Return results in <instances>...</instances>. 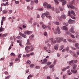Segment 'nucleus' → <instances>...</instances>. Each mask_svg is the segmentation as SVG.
Wrapping results in <instances>:
<instances>
[{"label":"nucleus","mask_w":79,"mask_h":79,"mask_svg":"<svg viewBox=\"0 0 79 79\" xmlns=\"http://www.w3.org/2000/svg\"><path fill=\"white\" fill-rule=\"evenodd\" d=\"M57 18L59 21H62V19H65L66 18V16L64 15H63L60 17H57Z\"/></svg>","instance_id":"nucleus-1"},{"label":"nucleus","mask_w":79,"mask_h":79,"mask_svg":"<svg viewBox=\"0 0 79 79\" xmlns=\"http://www.w3.org/2000/svg\"><path fill=\"white\" fill-rule=\"evenodd\" d=\"M67 6L68 8H70L71 9H75V10H76L77 8H76V7L73 6V3H71L70 5L67 4Z\"/></svg>","instance_id":"nucleus-2"},{"label":"nucleus","mask_w":79,"mask_h":79,"mask_svg":"<svg viewBox=\"0 0 79 79\" xmlns=\"http://www.w3.org/2000/svg\"><path fill=\"white\" fill-rule=\"evenodd\" d=\"M57 31V32L58 34H60L61 33V31H60V28L59 27H57L56 32H55V31H54L55 34H57V31Z\"/></svg>","instance_id":"nucleus-3"},{"label":"nucleus","mask_w":79,"mask_h":79,"mask_svg":"<svg viewBox=\"0 0 79 79\" xmlns=\"http://www.w3.org/2000/svg\"><path fill=\"white\" fill-rule=\"evenodd\" d=\"M68 16H70L71 17V18H72L73 19H75V17H74L73 16H72L71 15V11L70 10H69L68 11Z\"/></svg>","instance_id":"nucleus-4"},{"label":"nucleus","mask_w":79,"mask_h":79,"mask_svg":"<svg viewBox=\"0 0 79 79\" xmlns=\"http://www.w3.org/2000/svg\"><path fill=\"white\" fill-rule=\"evenodd\" d=\"M31 31H25L24 32V34H27V35H29V34H31Z\"/></svg>","instance_id":"nucleus-5"},{"label":"nucleus","mask_w":79,"mask_h":79,"mask_svg":"<svg viewBox=\"0 0 79 79\" xmlns=\"http://www.w3.org/2000/svg\"><path fill=\"white\" fill-rule=\"evenodd\" d=\"M19 35H21L22 37H23L24 38H27V36H26V35L22 33L21 32L19 33Z\"/></svg>","instance_id":"nucleus-6"},{"label":"nucleus","mask_w":79,"mask_h":79,"mask_svg":"<svg viewBox=\"0 0 79 79\" xmlns=\"http://www.w3.org/2000/svg\"><path fill=\"white\" fill-rule=\"evenodd\" d=\"M43 61V62L42 63V64H46L47 62V60L46 59H44Z\"/></svg>","instance_id":"nucleus-7"},{"label":"nucleus","mask_w":79,"mask_h":79,"mask_svg":"<svg viewBox=\"0 0 79 79\" xmlns=\"http://www.w3.org/2000/svg\"><path fill=\"white\" fill-rule=\"evenodd\" d=\"M60 2H62L63 5H64L66 3V2L64 0H58Z\"/></svg>","instance_id":"nucleus-8"},{"label":"nucleus","mask_w":79,"mask_h":79,"mask_svg":"<svg viewBox=\"0 0 79 79\" xmlns=\"http://www.w3.org/2000/svg\"><path fill=\"white\" fill-rule=\"evenodd\" d=\"M45 16L47 18V15L45 13H43L41 15V17L43 19H44Z\"/></svg>","instance_id":"nucleus-9"},{"label":"nucleus","mask_w":79,"mask_h":79,"mask_svg":"<svg viewBox=\"0 0 79 79\" xmlns=\"http://www.w3.org/2000/svg\"><path fill=\"white\" fill-rule=\"evenodd\" d=\"M58 47H59L58 44H56L54 46V49L56 50H58Z\"/></svg>","instance_id":"nucleus-10"},{"label":"nucleus","mask_w":79,"mask_h":79,"mask_svg":"<svg viewBox=\"0 0 79 79\" xmlns=\"http://www.w3.org/2000/svg\"><path fill=\"white\" fill-rule=\"evenodd\" d=\"M30 49V47L29 46H27L25 47V50H26V52H27L28 53V52H29V51L28 50V49Z\"/></svg>","instance_id":"nucleus-11"},{"label":"nucleus","mask_w":79,"mask_h":79,"mask_svg":"<svg viewBox=\"0 0 79 79\" xmlns=\"http://www.w3.org/2000/svg\"><path fill=\"white\" fill-rule=\"evenodd\" d=\"M70 32H72V33H73V34H74L75 33V31H74V28H73V27H72L69 30Z\"/></svg>","instance_id":"nucleus-12"},{"label":"nucleus","mask_w":79,"mask_h":79,"mask_svg":"<svg viewBox=\"0 0 79 79\" xmlns=\"http://www.w3.org/2000/svg\"><path fill=\"white\" fill-rule=\"evenodd\" d=\"M68 23L69 24H71L73 23V20H72L71 19H70L68 21Z\"/></svg>","instance_id":"nucleus-13"},{"label":"nucleus","mask_w":79,"mask_h":79,"mask_svg":"<svg viewBox=\"0 0 79 79\" xmlns=\"http://www.w3.org/2000/svg\"><path fill=\"white\" fill-rule=\"evenodd\" d=\"M27 45H31V43H30V40H29V39H28L27 40Z\"/></svg>","instance_id":"nucleus-14"},{"label":"nucleus","mask_w":79,"mask_h":79,"mask_svg":"<svg viewBox=\"0 0 79 79\" xmlns=\"http://www.w3.org/2000/svg\"><path fill=\"white\" fill-rule=\"evenodd\" d=\"M73 57H74L75 58H77L78 56H77V55L76 54V53L73 52Z\"/></svg>","instance_id":"nucleus-15"},{"label":"nucleus","mask_w":79,"mask_h":79,"mask_svg":"<svg viewBox=\"0 0 79 79\" xmlns=\"http://www.w3.org/2000/svg\"><path fill=\"white\" fill-rule=\"evenodd\" d=\"M52 23L57 26H58L60 24V23L58 22H53Z\"/></svg>","instance_id":"nucleus-16"},{"label":"nucleus","mask_w":79,"mask_h":79,"mask_svg":"<svg viewBox=\"0 0 79 79\" xmlns=\"http://www.w3.org/2000/svg\"><path fill=\"white\" fill-rule=\"evenodd\" d=\"M63 38H60L58 40V43H60L62 41H63Z\"/></svg>","instance_id":"nucleus-17"},{"label":"nucleus","mask_w":79,"mask_h":79,"mask_svg":"<svg viewBox=\"0 0 79 79\" xmlns=\"http://www.w3.org/2000/svg\"><path fill=\"white\" fill-rule=\"evenodd\" d=\"M71 15H73V16H76V14H75L73 10H71Z\"/></svg>","instance_id":"nucleus-18"},{"label":"nucleus","mask_w":79,"mask_h":79,"mask_svg":"<svg viewBox=\"0 0 79 79\" xmlns=\"http://www.w3.org/2000/svg\"><path fill=\"white\" fill-rule=\"evenodd\" d=\"M71 72H72V73H76L77 72V70H71Z\"/></svg>","instance_id":"nucleus-19"},{"label":"nucleus","mask_w":79,"mask_h":79,"mask_svg":"<svg viewBox=\"0 0 79 79\" xmlns=\"http://www.w3.org/2000/svg\"><path fill=\"white\" fill-rule=\"evenodd\" d=\"M63 29L65 31H67V30H68V28L66 26H63Z\"/></svg>","instance_id":"nucleus-20"},{"label":"nucleus","mask_w":79,"mask_h":79,"mask_svg":"<svg viewBox=\"0 0 79 79\" xmlns=\"http://www.w3.org/2000/svg\"><path fill=\"white\" fill-rule=\"evenodd\" d=\"M2 13L4 14H6L8 13V12L6 10H5L2 11Z\"/></svg>","instance_id":"nucleus-21"},{"label":"nucleus","mask_w":79,"mask_h":79,"mask_svg":"<svg viewBox=\"0 0 79 79\" xmlns=\"http://www.w3.org/2000/svg\"><path fill=\"white\" fill-rule=\"evenodd\" d=\"M32 20H33V18H31L30 20H29V23H32Z\"/></svg>","instance_id":"nucleus-22"},{"label":"nucleus","mask_w":79,"mask_h":79,"mask_svg":"<svg viewBox=\"0 0 79 79\" xmlns=\"http://www.w3.org/2000/svg\"><path fill=\"white\" fill-rule=\"evenodd\" d=\"M16 39H19L20 40H21L22 39V37H21L20 36H18L16 37Z\"/></svg>","instance_id":"nucleus-23"},{"label":"nucleus","mask_w":79,"mask_h":79,"mask_svg":"<svg viewBox=\"0 0 79 79\" xmlns=\"http://www.w3.org/2000/svg\"><path fill=\"white\" fill-rule=\"evenodd\" d=\"M17 42L18 43H19V44H21V43L23 42V41L17 40Z\"/></svg>","instance_id":"nucleus-24"},{"label":"nucleus","mask_w":79,"mask_h":79,"mask_svg":"<svg viewBox=\"0 0 79 79\" xmlns=\"http://www.w3.org/2000/svg\"><path fill=\"white\" fill-rule=\"evenodd\" d=\"M76 67H77V65H76V64H74L73 66V69H76Z\"/></svg>","instance_id":"nucleus-25"},{"label":"nucleus","mask_w":79,"mask_h":79,"mask_svg":"<svg viewBox=\"0 0 79 79\" xmlns=\"http://www.w3.org/2000/svg\"><path fill=\"white\" fill-rule=\"evenodd\" d=\"M59 10H60L61 11H63V8H62V7L59 6Z\"/></svg>","instance_id":"nucleus-26"},{"label":"nucleus","mask_w":79,"mask_h":79,"mask_svg":"<svg viewBox=\"0 0 79 79\" xmlns=\"http://www.w3.org/2000/svg\"><path fill=\"white\" fill-rule=\"evenodd\" d=\"M5 20H6V17H2L1 21H5Z\"/></svg>","instance_id":"nucleus-27"},{"label":"nucleus","mask_w":79,"mask_h":79,"mask_svg":"<svg viewBox=\"0 0 79 79\" xmlns=\"http://www.w3.org/2000/svg\"><path fill=\"white\" fill-rule=\"evenodd\" d=\"M75 47L77 48H79V47L78 46L79 45V44L78 43H76L75 44Z\"/></svg>","instance_id":"nucleus-28"},{"label":"nucleus","mask_w":79,"mask_h":79,"mask_svg":"<svg viewBox=\"0 0 79 79\" xmlns=\"http://www.w3.org/2000/svg\"><path fill=\"white\" fill-rule=\"evenodd\" d=\"M64 48V45H61L60 46V50H61Z\"/></svg>","instance_id":"nucleus-29"},{"label":"nucleus","mask_w":79,"mask_h":79,"mask_svg":"<svg viewBox=\"0 0 79 79\" xmlns=\"http://www.w3.org/2000/svg\"><path fill=\"white\" fill-rule=\"evenodd\" d=\"M31 62L30 60H28L27 62V64H31Z\"/></svg>","instance_id":"nucleus-30"},{"label":"nucleus","mask_w":79,"mask_h":79,"mask_svg":"<svg viewBox=\"0 0 79 79\" xmlns=\"http://www.w3.org/2000/svg\"><path fill=\"white\" fill-rule=\"evenodd\" d=\"M48 5V3L47 2H45L44 3H43V5L44 6H46Z\"/></svg>","instance_id":"nucleus-31"},{"label":"nucleus","mask_w":79,"mask_h":79,"mask_svg":"<svg viewBox=\"0 0 79 79\" xmlns=\"http://www.w3.org/2000/svg\"><path fill=\"white\" fill-rule=\"evenodd\" d=\"M4 30H5V28H0V32H3V31H4Z\"/></svg>","instance_id":"nucleus-32"},{"label":"nucleus","mask_w":79,"mask_h":79,"mask_svg":"<svg viewBox=\"0 0 79 79\" xmlns=\"http://www.w3.org/2000/svg\"><path fill=\"white\" fill-rule=\"evenodd\" d=\"M73 62H74V60H71L69 64V65H71V63H73Z\"/></svg>","instance_id":"nucleus-33"},{"label":"nucleus","mask_w":79,"mask_h":79,"mask_svg":"<svg viewBox=\"0 0 79 79\" xmlns=\"http://www.w3.org/2000/svg\"><path fill=\"white\" fill-rule=\"evenodd\" d=\"M47 8H50V9L52 8V7L51 6H50V5H48L47 6Z\"/></svg>","instance_id":"nucleus-34"},{"label":"nucleus","mask_w":79,"mask_h":79,"mask_svg":"<svg viewBox=\"0 0 79 79\" xmlns=\"http://www.w3.org/2000/svg\"><path fill=\"white\" fill-rule=\"evenodd\" d=\"M7 34H5L2 35V37H6L7 36Z\"/></svg>","instance_id":"nucleus-35"},{"label":"nucleus","mask_w":79,"mask_h":79,"mask_svg":"<svg viewBox=\"0 0 79 79\" xmlns=\"http://www.w3.org/2000/svg\"><path fill=\"white\" fill-rule=\"evenodd\" d=\"M10 55L11 56H15V53H12L10 54Z\"/></svg>","instance_id":"nucleus-36"},{"label":"nucleus","mask_w":79,"mask_h":79,"mask_svg":"<svg viewBox=\"0 0 79 79\" xmlns=\"http://www.w3.org/2000/svg\"><path fill=\"white\" fill-rule=\"evenodd\" d=\"M34 65L33 64H30V68H33V67H34Z\"/></svg>","instance_id":"nucleus-37"},{"label":"nucleus","mask_w":79,"mask_h":79,"mask_svg":"<svg viewBox=\"0 0 79 79\" xmlns=\"http://www.w3.org/2000/svg\"><path fill=\"white\" fill-rule=\"evenodd\" d=\"M51 64H52V62H49L47 63V65H48V66Z\"/></svg>","instance_id":"nucleus-38"},{"label":"nucleus","mask_w":79,"mask_h":79,"mask_svg":"<svg viewBox=\"0 0 79 79\" xmlns=\"http://www.w3.org/2000/svg\"><path fill=\"white\" fill-rule=\"evenodd\" d=\"M54 1L56 3V4H58L59 3V2L58 1V0H54Z\"/></svg>","instance_id":"nucleus-39"},{"label":"nucleus","mask_w":79,"mask_h":79,"mask_svg":"<svg viewBox=\"0 0 79 79\" xmlns=\"http://www.w3.org/2000/svg\"><path fill=\"white\" fill-rule=\"evenodd\" d=\"M70 48H72V50H76V48H73V47H72V46H71Z\"/></svg>","instance_id":"nucleus-40"},{"label":"nucleus","mask_w":79,"mask_h":79,"mask_svg":"<svg viewBox=\"0 0 79 79\" xmlns=\"http://www.w3.org/2000/svg\"><path fill=\"white\" fill-rule=\"evenodd\" d=\"M10 77H11V76H10V75H9L6 77L5 79H9V78H10Z\"/></svg>","instance_id":"nucleus-41"},{"label":"nucleus","mask_w":79,"mask_h":79,"mask_svg":"<svg viewBox=\"0 0 79 79\" xmlns=\"http://www.w3.org/2000/svg\"><path fill=\"white\" fill-rule=\"evenodd\" d=\"M69 47L67 46L66 48L65 49L66 50V51H68L69 50Z\"/></svg>","instance_id":"nucleus-42"},{"label":"nucleus","mask_w":79,"mask_h":79,"mask_svg":"<svg viewBox=\"0 0 79 79\" xmlns=\"http://www.w3.org/2000/svg\"><path fill=\"white\" fill-rule=\"evenodd\" d=\"M47 16V15H49V12L48 11H46L45 13H44Z\"/></svg>","instance_id":"nucleus-43"},{"label":"nucleus","mask_w":79,"mask_h":79,"mask_svg":"<svg viewBox=\"0 0 79 79\" xmlns=\"http://www.w3.org/2000/svg\"><path fill=\"white\" fill-rule=\"evenodd\" d=\"M51 41V43L52 44L53 43V38H51L50 39Z\"/></svg>","instance_id":"nucleus-44"},{"label":"nucleus","mask_w":79,"mask_h":79,"mask_svg":"<svg viewBox=\"0 0 79 79\" xmlns=\"http://www.w3.org/2000/svg\"><path fill=\"white\" fill-rule=\"evenodd\" d=\"M15 3L16 4H19V1H15Z\"/></svg>","instance_id":"nucleus-45"},{"label":"nucleus","mask_w":79,"mask_h":79,"mask_svg":"<svg viewBox=\"0 0 79 79\" xmlns=\"http://www.w3.org/2000/svg\"><path fill=\"white\" fill-rule=\"evenodd\" d=\"M48 49V48H47V47L45 46L44 47V50H47Z\"/></svg>","instance_id":"nucleus-46"},{"label":"nucleus","mask_w":79,"mask_h":79,"mask_svg":"<svg viewBox=\"0 0 79 79\" xmlns=\"http://www.w3.org/2000/svg\"><path fill=\"white\" fill-rule=\"evenodd\" d=\"M34 4V2L33 1H32L31 2V5H33Z\"/></svg>","instance_id":"nucleus-47"},{"label":"nucleus","mask_w":79,"mask_h":79,"mask_svg":"<svg viewBox=\"0 0 79 79\" xmlns=\"http://www.w3.org/2000/svg\"><path fill=\"white\" fill-rule=\"evenodd\" d=\"M66 49H63L62 50V52H66Z\"/></svg>","instance_id":"nucleus-48"},{"label":"nucleus","mask_w":79,"mask_h":79,"mask_svg":"<svg viewBox=\"0 0 79 79\" xmlns=\"http://www.w3.org/2000/svg\"><path fill=\"white\" fill-rule=\"evenodd\" d=\"M19 45L21 47H22L23 48V47H24V46H23V45H22V44L20 43L19 44Z\"/></svg>","instance_id":"nucleus-49"},{"label":"nucleus","mask_w":79,"mask_h":79,"mask_svg":"<svg viewBox=\"0 0 79 79\" xmlns=\"http://www.w3.org/2000/svg\"><path fill=\"white\" fill-rule=\"evenodd\" d=\"M21 54H19L18 55V58H21Z\"/></svg>","instance_id":"nucleus-50"},{"label":"nucleus","mask_w":79,"mask_h":79,"mask_svg":"<svg viewBox=\"0 0 79 79\" xmlns=\"http://www.w3.org/2000/svg\"><path fill=\"white\" fill-rule=\"evenodd\" d=\"M44 35H45V36H46V35H47V32H44Z\"/></svg>","instance_id":"nucleus-51"},{"label":"nucleus","mask_w":79,"mask_h":79,"mask_svg":"<svg viewBox=\"0 0 79 79\" xmlns=\"http://www.w3.org/2000/svg\"><path fill=\"white\" fill-rule=\"evenodd\" d=\"M13 62H11L10 63L9 66H11L13 65Z\"/></svg>","instance_id":"nucleus-52"},{"label":"nucleus","mask_w":79,"mask_h":79,"mask_svg":"<svg viewBox=\"0 0 79 79\" xmlns=\"http://www.w3.org/2000/svg\"><path fill=\"white\" fill-rule=\"evenodd\" d=\"M63 42L64 43H67V41H66V39H64V41H63Z\"/></svg>","instance_id":"nucleus-53"},{"label":"nucleus","mask_w":79,"mask_h":79,"mask_svg":"<svg viewBox=\"0 0 79 79\" xmlns=\"http://www.w3.org/2000/svg\"><path fill=\"white\" fill-rule=\"evenodd\" d=\"M36 69H40V66H36L35 67Z\"/></svg>","instance_id":"nucleus-54"},{"label":"nucleus","mask_w":79,"mask_h":79,"mask_svg":"<svg viewBox=\"0 0 79 79\" xmlns=\"http://www.w3.org/2000/svg\"><path fill=\"white\" fill-rule=\"evenodd\" d=\"M42 26L43 29H45V27H46L45 25H43Z\"/></svg>","instance_id":"nucleus-55"},{"label":"nucleus","mask_w":79,"mask_h":79,"mask_svg":"<svg viewBox=\"0 0 79 79\" xmlns=\"http://www.w3.org/2000/svg\"><path fill=\"white\" fill-rule=\"evenodd\" d=\"M47 18H49V19H52V17H51V16H47Z\"/></svg>","instance_id":"nucleus-56"},{"label":"nucleus","mask_w":79,"mask_h":79,"mask_svg":"<svg viewBox=\"0 0 79 79\" xmlns=\"http://www.w3.org/2000/svg\"><path fill=\"white\" fill-rule=\"evenodd\" d=\"M71 37L72 38H73V39H74V38H75V37H74V35H71Z\"/></svg>","instance_id":"nucleus-57"},{"label":"nucleus","mask_w":79,"mask_h":79,"mask_svg":"<svg viewBox=\"0 0 79 79\" xmlns=\"http://www.w3.org/2000/svg\"><path fill=\"white\" fill-rule=\"evenodd\" d=\"M36 17L37 18H40V15L39 14H37V15Z\"/></svg>","instance_id":"nucleus-58"},{"label":"nucleus","mask_w":79,"mask_h":79,"mask_svg":"<svg viewBox=\"0 0 79 79\" xmlns=\"http://www.w3.org/2000/svg\"><path fill=\"white\" fill-rule=\"evenodd\" d=\"M35 3H38V0H35Z\"/></svg>","instance_id":"nucleus-59"},{"label":"nucleus","mask_w":79,"mask_h":79,"mask_svg":"<svg viewBox=\"0 0 79 79\" xmlns=\"http://www.w3.org/2000/svg\"><path fill=\"white\" fill-rule=\"evenodd\" d=\"M12 12H13V11H12V10H9V13H10V14H11V13H12Z\"/></svg>","instance_id":"nucleus-60"},{"label":"nucleus","mask_w":79,"mask_h":79,"mask_svg":"<svg viewBox=\"0 0 79 79\" xmlns=\"http://www.w3.org/2000/svg\"><path fill=\"white\" fill-rule=\"evenodd\" d=\"M53 65H51L50 66H49V68H52L53 67Z\"/></svg>","instance_id":"nucleus-61"},{"label":"nucleus","mask_w":79,"mask_h":79,"mask_svg":"<svg viewBox=\"0 0 79 79\" xmlns=\"http://www.w3.org/2000/svg\"><path fill=\"white\" fill-rule=\"evenodd\" d=\"M4 74H5L7 75V74H8V72H6V71H5V72H4Z\"/></svg>","instance_id":"nucleus-62"},{"label":"nucleus","mask_w":79,"mask_h":79,"mask_svg":"<svg viewBox=\"0 0 79 79\" xmlns=\"http://www.w3.org/2000/svg\"><path fill=\"white\" fill-rule=\"evenodd\" d=\"M47 79H52V78H50V76H48L47 77Z\"/></svg>","instance_id":"nucleus-63"},{"label":"nucleus","mask_w":79,"mask_h":79,"mask_svg":"<svg viewBox=\"0 0 79 79\" xmlns=\"http://www.w3.org/2000/svg\"><path fill=\"white\" fill-rule=\"evenodd\" d=\"M26 55L27 57H29V56H30V54H26Z\"/></svg>","instance_id":"nucleus-64"}]
</instances>
